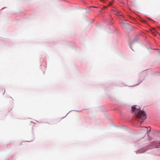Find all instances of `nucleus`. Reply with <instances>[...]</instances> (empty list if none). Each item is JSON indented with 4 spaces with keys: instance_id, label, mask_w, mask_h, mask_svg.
<instances>
[{
    "instance_id": "obj_1",
    "label": "nucleus",
    "mask_w": 160,
    "mask_h": 160,
    "mask_svg": "<svg viewBox=\"0 0 160 160\" xmlns=\"http://www.w3.org/2000/svg\"><path fill=\"white\" fill-rule=\"evenodd\" d=\"M137 117L144 120L146 118V114L144 111H140L138 113Z\"/></svg>"
},
{
    "instance_id": "obj_2",
    "label": "nucleus",
    "mask_w": 160,
    "mask_h": 160,
    "mask_svg": "<svg viewBox=\"0 0 160 160\" xmlns=\"http://www.w3.org/2000/svg\"><path fill=\"white\" fill-rule=\"evenodd\" d=\"M140 108L139 107H137L136 105L132 106V110L133 112L136 113L137 111Z\"/></svg>"
},
{
    "instance_id": "obj_3",
    "label": "nucleus",
    "mask_w": 160,
    "mask_h": 160,
    "mask_svg": "<svg viewBox=\"0 0 160 160\" xmlns=\"http://www.w3.org/2000/svg\"><path fill=\"white\" fill-rule=\"evenodd\" d=\"M147 150L145 148H143L140 149L139 151H138V153H143L145 152Z\"/></svg>"
},
{
    "instance_id": "obj_4",
    "label": "nucleus",
    "mask_w": 160,
    "mask_h": 160,
    "mask_svg": "<svg viewBox=\"0 0 160 160\" xmlns=\"http://www.w3.org/2000/svg\"><path fill=\"white\" fill-rule=\"evenodd\" d=\"M160 147V142L158 143H157L156 145V148H159Z\"/></svg>"
},
{
    "instance_id": "obj_5",
    "label": "nucleus",
    "mask_w": 160,
    "mask_h": 160,
    "mask_svg": "<svg viewBox=\"0 0 160 160\" xmlns=\"http://www.w3.org/2000/svg\"><path fill=\"white\" fill-rule=\"evenodd\" d=\"M151 32H152V34L153 35V36H155L156 35V34L153 32H152L151 31Z\"/></svg>"
},
{
    "instance_id": "obj_6",
    "label": "nucleus",
    "mask_w": 160,
    "mask_h": 160,
    "mask_svg": "<svg viewBox=\"0 0 160 160\" xmlns=\"http://www.w3.org/2000/svg\"><path fill=\"white\" fill-rule=\"evenodd\" d=\"M100 0L101 1H103V2L105 1L104 0Z\"/></svg>"
},
{
    "instance_id": "obj_7",
    "label": "nucleus",
    "mask_w": 160,
    "mask_h": 160,
    "mask_svg": "<svg viewBox=\"0 0 160 160\" xmlns=\"http://www.w3.org/2000/svg\"><path fill=\"white\" fill-rule=\"evenodd\" d=\"M145 129H147V127H145Z\"/></svg>"
},
{
    "instance_id": "obj_8",
    "label": "nucleus",
    "mask_w": 160,
    "mask_h": 160,
    "mask_svg": "<svg viewBox=\"0 0 160 160\" xmlns=\"http://www.w3.org/2000/svg\"><path fill=\"white\" fill-rule=\"evenodd\" d=\"M111 4V3H110L109 5H110Z\"/></svg>"
},
{
    "instance_id": "obj_9",
    "label": "nucleus",
    "mask_w": 160,
    "mask_h": 160,
    "mask_svg": "<svg viewBox=\"0 0 160 160\" xmlns=\"http://www.w3.org/2000/svg\"><path fill=\"white\" fill-rule=\"evenodd\" d=\"M143 121H144V120H143L142 121V122H143Z\"/></svg>"
}]
</instances>
